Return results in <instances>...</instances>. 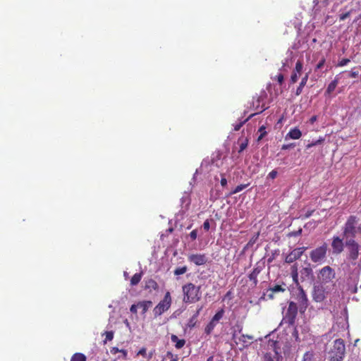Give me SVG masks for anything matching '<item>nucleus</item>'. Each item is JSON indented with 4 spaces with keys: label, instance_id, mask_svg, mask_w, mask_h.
I'll list each match as a JSON object with an SVG mask.
<instances>
[{
    "label": "nucleus",
    "instance_id": "9",
    "mask_svg": "<svg viewBox=\"0 0 361 361\" xmlns=\"http://www.w3.org/2000/svg\"><path fill=\"white\" fill-rule=\"evenodd\" d=\"M333 255H340L344 250L345 243L343 242V238L338 235H334L331 239V243Z\"/></svg>",
    "mask_w": 361,
    "mask_h": 361
},
{
    "label": "nucleus",
    "instance_id": "58",
    "mask_svg": "<svg viewBox=\"0 0 361 361\" xmlns=\"http://www.w3.org/2000/svg\"><path fill=\"white\" fill-rule=\"evenodd\" d=\"M281 71H287V70H286V64H285V63H283V67H282V68H281Z\"/></svg>",
    "mask_w": 361,
    "mask_h": 361
},
{
    "label": "nucleus",
    "instance_id": "27",
    "mask_svg": "<svg viewBox=\"0 0 361 361\" xmlns=\"http://www.w3.org/2000/svg\"><path fill=\"white\" fill-rule=\"evenodd\" d=\"M141 279H142V273L135 274L130 280L131 286L137 285L140 281Z\"/></svg>",
    "mask_w": 361,
    "mask_h": 361
},
{
    "label": "nucleus",
    "instance_id": "7",
    "mask_svg": "<svg viewBox=\"0 0 361 361\" xmlns=\"http://www.w3.org/2000/svg\"><path fill=\"white\" fill-rule=\"evenodd\" d=\"M336 274L334 270L329 266L324 267L320 269L318 278L323 283H327L335 278Z\"/></svg>",
    "mask_w": 361,
    "mask_h": 361
},
{
    "label": "nucleus",
    "instance_id": "31",
    "mask_svg": "<svg viewBox=\"0 0 361 361\" xmlns=\"http://www.w3.org/2000/svg\"><path fill=\"white\" fill-rule=\"evenodd\" d=\"M302 361H314V353L310 351L306 352L303 355Z\"/></svg>",
    "mask_w": 361,
    "mask_h": 361
},
{
    "label": "nucleus",
    "instance_id": "18",
    "mask_svg": "<svg viewBox=\"0 0 361 361\" xmlns=\"http://www.w3.org/2000/svg\"><path fill=\"white\" fill-rule=\"evenodd\" d=\"M300 277L302 281L305 279H310L313 277V271L310 265L307 267H303L300 270Z\"/></svg>",
    "mask_w": 361,
    "mask_h": 361
},
{
    "label": "nucleus",
    "instance_id": "5",
    "mask_svg": "<svg viewBox=\"0 0 361 361\" xmlns=\"http://www.w3.org/2000/svg\"><path fill=\"white\" fill-rule=\"evenodd\" d=\"M358 219L356 216H350L344 226H343V235L344 238H349L354 239L356 235L358 233L357 230Z\"/></svg>",
    "mask_w": 361,
    "mask_h": 361
},
{
    "label": "nucleus",
    "instance_id": "4",
    "mask_svg": "<svg viewBox=\"0 0 361 361\" xmlns=\"http://www.w3.org/2000/svg\"><path fill=\"white\" fill-rule=\"evenodd\" d=\"M328 245L324 243L322 245L313 249L310 252L311 261L317 264H324L327 258Z\"/></svg>",
    "mask_w": 361,
    "mask_h": 361
},
{
    "label": "nucleus",
    "instance_id": "45",
    "mask_svg": "<svg viewBox=\"0 0 361 361\" xmlns=\"http://www.w3.org/2000/svg\"><path fill=\"white\" fill-rule=\"evenodd\" d=\"M350 11L346 12L345 13H343V14L340 15L339 19H340V20H344L347 18H348L350 16Z\"/></svg>",
    "mask_w": 361,
    "mask_h": 361
},
{
    "label": "nucleus",
    "instance_id": "34",
    "mask_svg": "<svg viewBox=\"0 0 361 361\" xmlns=\"http://www.w3.org/2000/svg\"><path fill=\"white\" fill-rule=\"evenodd\" d=\"M158 287L157 282L152 279L149 280L146 283L147 288H152L156 290Z\"/></svg>",
    "mask_w": 361,
    "mask_h": 361
},
{
    "label": "nucleus",
    "instance_id": "1",
    "mask_svg": "<svg viewBox=\"0 0 361 361\" xmlns=\"http://www.w3.org/2000/svg\"><path fill=\"white\" fill-rule=\"evenodd\" d=\"M200 288V286H196L192 283H188L183 286V301L185 303H195L199 301L202 295Z\"/></svg>",
    "mask_w": 361,
    "mask_h": 361
},
{
    "label": "nucleus",
    "instance_id": "43",
    "mask_svg": "<svg viewBox=\"0 0 361 361\" xmlns=\"http://www.w3.org/2000/svg\"><path fill=\"white\" fill-rule=\"evenodd\" d=\"M167 357L171 358V361H178L177 355H173L171 352L167 353Z\"/></svg>",
    "mask_w": 361,
    "mask_h": 361
},
{
    "label": "nucleus",
    "instance_id": "42",
    "mask_svg": "<svg viewBox=\"0 0 361 361\" xmlns=\"http://www.w3.org/2000/svg\"><path fill=\"white\" fill-rule=\"evenodd\" d=\"M350 62V59H343L339 63H338V66H345Z\"/></svg>",
    "mask_w": 361,
    "mask_h": 361
},
{
    "label": "nucleus",
    "instance_id": "55",
    "mask_svg": "<svg viewBox=\"0 0 361 361\" xmlns=\"http://www.w3.org/2000/svg\"><path fill=\"white\" fill-rule=\"evenodd\" d=\"M316 121H317V116H312L310 118V123H314Z\"/></svg>",
    "mask_w": 361,
    "mask_h": 361
},
{
    "label": "nucleus",
    "instance_id": "37",
    "mask_svg": "<svg viewBox=\"0 0 361 361\" xmlns=\"http://www.w3.org/2000/svg\"><path fill=\"white\" fill-rule=\"evenodd\" d=\"M324 141V138H320L319 140H317L315 141H312V142L307 145L306 147L307 149H310L313 146H316L318 145H320Z\"/></svg>",
    "mask_w": 361,
    "mask_h": 361
},
{
    "label": "nucleus",
    "instance_id": "60",
    "mask_svg": "<svg viewBox=\"0 0 361 361\" xmlns=\"http://www.w3.org/2000/svg\"><path fill=\"white\" fill-rule=\"evenodd\" d=\"M125 324H126V326H129V322H128L127 319L125 321Z\"/></svg>",
    "mask_w": 361,
    "mask_h": 361
},
{
    "label": "nucleus",
    "instance_id": "54",
    "mask_svg": "<svg viewBox=\"0 0 361 361\" xmlns=\"http://www.w3.org/2000/svg\"><path fill=\"white\" fill-rule=\"evenodd\" d=\"M221 185L223 187H225L227 185V180L226 178L222 177L221 179Z\"/></svg>",
    "mask_w": 361,
    "mask_h": 361
},
{
    "label": "nucleus",
    "instance_id": "40",
    "mask_svg": "<svg viewBox=\"0 0 361 361\" xmlns=\"http://www.w3.org/2000/svg\"><path fill=\"white\" fill-rule=\"evenodd\" d=\"M247 121V119H245L243 121H240V123L234 125V130L238 131L240 129V128L243 126V125Z\"/></svg>",
    "mask_w": 361,
    "mask_h": 361
},
{
    "label": "nucleus",
    "instance_id": "17",
    "mask_svg": "<svg viewBox=\"0 0 361 361\" xmlns=\"http://www.w3.org/2000/svg\"><path fill=\"white\" fill-rule=\"evenodd\" d=\"M275 345V342L271 343V345L274 347V353L273 354L271 353H267L264 356V361H279L280 358H281L276 350Z\"/></svg>",
    "mask_w": 361,
    "mask_h": 361
},
{
    "label": "nucleus",
    "instance_id": "26",
    "mask_svg": "<svg viewBox=\"0 0 361 361\" xmlns=\"http://www.w3.org/2000/svg\"><path fill=\"white\" fill-rule=\"evenodd\" d=\"M224 314V310L223 309H221L214 314L211 321L217 324L219 321L223 317Z\"/></svg>",
    "mask_w": 361,
    "mask_h": 361
},
{
    "label": "nucleus",
    "instance_id": "14",
    "mask_svg": "<svg viewBox=\"0 0 361 361\" xmlns=\"http://www.w3.org/2000/svg\"><path fill=\"white\" fill-rule=\"evenodd\" d=\"M263 267V264L257 263L254 267L252 271L248 275L250 281H252L255 286H256L258 283L257 276L262 271Z\"/></svg>",
    "mask_w": 361,
    "mask_h": 361
},
{
    "label": "nucleus",
    "instance_id": "39",
    "mask_svg": "<svg viewBox=\"0 0 361 361\" xmlns=\"http://www.w3.org/2000/svg\"><path fill=\"white\" fill-rule=\"evenodd\" d=\"M360 75L359 71L355 69H352L349 73V76L352 78H357Z\"/></svg>",
    "mask_w": 361,
    "mask_h": 361
},
{
    "label": "nucleus",
    "instance_id": "56",
    "mask_svg": "<svg viewBox=\"0 0 361 361\" xmlns=\"http://www.w3.org/2000/svg\"><path fill=\"white\" fill-rule=\"evenodd\" d=\"M274 293L267 292V297H268L269 299H273V298H274Z\"/></svg>",
    "mask_w": 361,
    "mask_h": 361
},
{
    "label": "nucleus",
    "instance_id": "20",
    "mask_svg": "<svg viewBox=\"0 0 361 361\" xmlns=\"http://www.w3.org/2000/svg\"><path fill=\"white\" fill-rule=\"evenodd\" d=\"M171 341L175 343V347L177 349L182 348L185 344V341L184 339H179L177 336L173 334L171 336Z\"/></svg>",
    "mask_w": 361,
    "mask_h": 361
},
{
    "label": "nucleus",
    "instance_id": "51",
    "mask_svg": "<svg viewBox=\"0 0 361 361\" xmlns=\"http://www.w3.org/2000/svg\"><path fill=\"white\" fill-rule=\"evenodd\" d=\"M276 80L279 84H282L283 82V75L279 73L276 75Z\"/></svg>",
    "mask_w": 361,
    "mask_h": 361
},
{
    "label": "nucleus",
    "instance_id": "53",
    "mask_svg": "<svg viewBox=\"0 0 361 361\" xmlns=\"http://www.w3.org/2000/svg\"><path fill=\"white\" fill-rule=\"evenodd\" d=\"M137 355H142V356H145L146 355V349L145 348H141L138 353H137Z\"/></svg>",
    "mask_w": 361,
    "mask_h": 361
},
{
    "label": "nucleus",
    "instance_id": "15",
    "mask_svg": "<svg viewBox=\"0 0 361 361\" xmlns=\"http://www.w3.org/2000/svg\"><path fill=\"white\" fill-rule=\"evenodd\" d=\"M303 64L301 61L298 60L295 64V68L290 76L291 83H295L298 81L299 76L301 75Z\"/></svg>",
    "mask_w": 361,
    "mask_h": 361
},
{
    "label": "nucleus",
    "instance_id": "3",
    "mask_svg": "<svg viewBox=\"0 0 361 361\" xmlns=\"http://www.w3.org/2000/svg\"><path fill=\"white\" fill-rule=\"evenodd\" d=\"M346 260L352 265H356L360 255V245L354 239H347L345 241Z\"/></svg>",
    "mask_w": 361,
    "mask_h": 361
},
{
    "label": "nucleus",
    "instance_id": "25",
    "mask_svg": "<svg viewBox=\"0 0 361 361\" xmlns=\"http://www.w3.org/2000/svg\"><path fill=\"white\" fill-rule=\"evenodd\" d=\"M291 276L293 278V281L298 284V265L297 264H294L291 268Z\"/></svg>",
    "mask_w": 361,
    "mask_h": 361
},
{
    "label": "nucleus",
    "instance_id": "33",
    "mask_svg": "<svg viewBox=\"0 0 361 361\" xmlns=\"http://www.w3.org/2000/svg\"><path fill=\"white\" fill-rule=\"evenodd\" d=\"M114 331H105L104 333V335H105V340L104 341V343H106L107 341H110L111 340H113L114 338Z\"/></svg>",
    "mask_w": 361,
    "mask_h": 361
},
{
    "label": "nucleus",
    "instance_id": "16",
    "mask_svg": "<svg viewBox=\"0 0 361 361\" xmlns=\"http://www.w3.org/2000/svg\"><path fill=\"white\" fill-rule=\"evenodd\" d=\"M233 338L236 344L243 343V347H247L250 343L247 342V339L252 340L253 336L242 334L240 336L238 337L236 333L234 332L233 334Z\"/></svg>",
    "mask_w": 361,
    "mask_h": 361
},
{
    "label": "nucleus",
    "instance_id": "13",
    "mask_svg": "<svg viewBox=\"0 0 361 361\" xmlns=\"http://www.w3.org/2000/svg\"><path fill=\"white\" fill-rule=\"evenodd\" d=\"M297 300L300 304V308H307L308 305L307 296L301 286H299L298 288Z\"/></svg>",
    "mask_w": 361,
    "mask_h": 361
},
{
    "label": "nucleus",
    "instance_id": "19",
    "mask_svg": "<svg viewBox=\"0 0 361 361\" xmlns=\"http://www.w3.org/2000/svg\"><path fill=\"white\" fill-rule=\"evenodd\" d=\"M301 136V131L298 128H291L290 131L286 134L285 139L286 140L288 139L297 140L299 139Z\"/></svg>",
    "mask_w": 361,
    "mask_h": 361
},
{
    "label": "nucleus",
    "instance_id": "23",
    "mask_svg": "<svg viewBox=\"0 0 361 361\" xmlns=\"http://www.w3.org/2000/svg\"><path fill=\"white\" fill-rule=\"evenodd\" d=\"M137 305L142 310V314H145L148 309L152 305V302L150 300H144L142 302H139Z\"/></svg>",
    "mask_w": 361,
    "mask_h": 361
},
{
    "label": "nucleus",
    "instance_id": "10",
    "mask_svg": "<svg viewBox=\"0 0 361 361\" xmlns=\"http://www.w3.org/2000/svg\"><path fill=\"white\" fill-rule=\"evenodd\" d=\"M306 249L307 247H305L294 249L286 256L285 262L288 264L293 263L302 255Z\"/></svg>",
    "mask_w": 361,
    "mask_h": 361
},
{
    "label": "nucleus",
    "instance_id": "61",
    "mask_svg": "<svg viewBox=\"0 0 361 361\" xmlns=\"http://www.w3.org/2000/svg\"><path fill=\"white\" fill-rule=\"evenodd\" d=\"M109 308H113L112 305H109Z\"/></svg>",
    "mask_w": 361,
    "mask_h": 361
},
{
    "label": "nucleus",
    "instance_id": "50",
    "mask_svg": "<svg viewBox=\"0 0 361 361\" xmlns=\"http://www.w3.org/2000/svg\"><path fill=\"white\" fill-rule=\"evenodd\" d=\"M210 228L209 221L207 219L203 224V228L206 231H209Z\"/></svg>",
    "mask_w": 361,
    "mask_h": 361
},
{
    "label": "nucleus",
    "instance_id": "49",
    "mask_svg": "<svg viewBox=\"0 0 361 361\" xmlns=\"http://www.w3.org/2000/svg\"><path fill=\"white\" fill-rule=\"evenodd\" d=\"M292 336L295 338L296 341H300L298 331L296 328H295V329L292 334Z\"/></svg>",
    "mask_w": 361,
    "mask_h": 361
},
{
    "label": "nucleus",
    "instance_id": "62",
    "mask_svg": "<svg viewBox=\"0 0 361 361\" xmlns=\"http://www.w3.org/2000/svg\"><path fill=\"white\" fill-rule=\"evenodd\" d=\"M128 274L126 272H124V276L126 277Z\"/></svg>",
    "mask_w": 361,
    "mask_h": 361
},
{
    "label": "nucleus",
    "instance_id": "22",
    "mask_svg": "<svg viewBox=\"0 0 361 361\" xmlns=\"http://www.w3.org/2000/svg\"><path fill=\"white\" fill-rule=\"evenodd\" d=\"M202 310V307H200L197 311L192 316V317L189 319L188 324H187V326H188L189 328H193L195 324H196V322H197V319L200 314V311Z\"/></svg>",
    "mask_w": 361,
    "mask_h": 361
},
{
    "label": "nucleus",
    "instance_id": "44",
    "mask_svg": "<svg viewBox=\"0 0 361 361\" xmlns=\"http://www.w3.org/2000/svg\"><path fill=\"white\" fill-rule=\"evenodd\" d=\"M137 307H139V306L137 305V304H133L131 305V307H130V311L133 313V314H136L137 312Z\"/></svg>",
    "mask_w": 361,
    "mask_h": 361
},
{
    "label": "nucleus",
    "instance_id": "36",
    "mask_svg": "<svg viewBox=\"0 0 361 361\" xmlns=\"http://www.w3.org/2000/svg\"><path fill=\"white\" fill-rule=\"evenodd\" d=\"M118 352H120V353H122V355H123V358H126V356H127V351H126V350H119V349H118V348H116V347H114V348H111V353L112 354H116V353H118Z\"/></svg>",
    "mask_w": 361,
    "mask_h": 361
},
{
    "label": "nucleus",
    "instance_id": "38",
    "mask_svg": "<svg viewBox=\"0 0 361 361\" xmlns=\"http://www.w3.org/2000/svg\"><path fill=\"white\" fill-rule=\"evenodd\" d=\"M247 145H248V140L246 138L245 139L244 141H243L240 145V149H239V152H242L244 149H246V147H247Z\"/></svg>",
    "mask_w": 361,
    "mask_h": 361
},
{
    "label": "nucleus",
    "instance_id": "52",
    "mask_svg": "<svg viewBox=\"0 0 361 361\" xmlns=\"http://www.w3.org/2000/svg\"><path fill=\"white\" fill-rule=\"evenodd\" d=\"M325 63V59H322L316 66V69H320L323 67Z\"/></svg>",
    "mask_w": 361,
    "mask_h": 361
},
{
    "label": "nucleus",
    "instance_id": "46",
    "mask_svg": "<svg viewBox=\"0 0 361 361\" xmlns=\"http://www.w3.org/2000/svg\"><path fill=\"white\" fill-rule=\"evenodd\" d=\"M197 230H193L190 233V237L192 240H195L197 238Z\"/></svg>",
    "mask_w": 361,
    "mask_h": 361
},
{
    "label": "nucleus",
    "instance_id": "63",
    "mask_svg": "<svg viewBox=\"0 0 361 361\" xmlns=\"http://www.w3.org/2000/svg\"><path fill=\"white\" fill-rule=\"evenodd\" d=\"M169 231L170 232H171V231H173V229H172V228H170Z\"/></svg>",
    "mask_w": 361,
    "mask_h": 361
},
{
    "label": "nucleus",
    "instance_id": "59",
    "mask_svg": "<svg viewBox=\"0 0 361 361\" xmlns=\"http://www.w3.org/2000/svg\"><path fill=\"white\" fill-rule=\"evenodd\" d=\"M358 233H361V224L357 226Z\"/></svg>",
    "mask_w": 361,
    "mask_h": 361
},
{
    "label": "nucleus",
    "instance_id": "29",
    "mask_svg": "<svg viewBox=\"0 0 361 361\" xmlns=\"http://www.w3.org/2000/svg\"><path fill=\"white\" fill-rule=\"evenodd\" d=\"M285 289L282 288L280 285H275L273 287L269 288L267 290V292H271V293H279V292H283Z\"/></svg>",
    "mask_w": 361,
    "mask_h": 361
},
{
    "label": "nucleus",
    "instance_id": "21",
    "mask_svg": "<svg viewBox=\"0 0 361 361\" xmlns=\"http://www.w3.org/2000/svg\"><path fill=\"white\" fill-rule=\"evenodd\" d=\"M308 78H309V73H306L305 75V76L302 78V80L300 82V85L298 87L296 92H295V94L297 96L300 95L302 93V89L305 86V85L307 82Z\"/></svg>",
    "mask_w": 361,
    "mask_h": 361
},
{
    "label": "nucleus",
    "instance_id": "8",
    "mask_svg": "<svg viewBox=\"0 0 361 361\" xmlns=\"http://www.w3.org/2000/svg\"><path fill=\"white\" fill-rule=\"evenodd\" d=\"M298 313V306L294 302H290L288 307L283 317L286 323L289 325H293Z\"/></svg>",
    "mask_w": 361,
    "mask_h": 361
},
{
    "label": "nucleus",
    "instance_id": "35",
    "mask_svg": "<svg viewBox=\"0 0 361 361\" xmlns=\"http://www.w3.org/2000/svg\"><path fill=\"white\" fill-rule=\"evenodd\" d=\"M187 270H188V268L185 266L182 267H178L174 270V274L177 275V276L181 275V274H185L187 271Z\"/></svg>",
    "mask_w": 361,
    "mask_h": 361
},
{
    "label": "nucleus",
    "instance_id": "32",
    "mask_svg": "<svg viewBox=\"0 0 361 361\" xmlns=\"http://www.w3.org/2000/svg\"><path fill=\"white\" fill-rule=\"evenodd\" d=\"M248 186V184H240L235 188V189L231 192V194H236L245 189Z\"/></svg>",
    "mask_w": 361,
    "mask_h": 361
},
{
    "label": "nucleus",
    "instance_id": "41",
    "mask_svg": "<svg viewBox=\"0 0 361 361\" xmlns=\"http://www.w3.org/2000/svg\"><path fill=\"white\" fill-rule=\"evenodd\" d=\"M259 131L260 132V135L258 137V140H260L261 139H262V137L265 135V134L267 133L266 131H265V128L264 126H261L259 129Z\"/></svg>",
    "mask_w": 361,
    "mask_h": 361
},
{
    "label": "nucleus",
    "instance_id": "47",
    "mask_svg": "<svg viewBox=\"0 0 361 361\" xmlns=\"http://www.w3.org/2000/svg\"><path fill=\"white\" fill-rule=\"evenodd\" d=\"M295 144L293 143H290V144H288V145H283L281 147V149L283 150H286V149H290V148H293L295 147Z\"/></svg>",
    "mask_w": 361,
    "mask_h": 361
},
{
    "label": "nucleus",
    "instance_id": "6",
    "mask_svg": "<svg viewBox=\"0 0 361 361\" xmlns=\"http://www.w3.org/2000/svg\"><path fill=\"white\" fill-rule=\"evenodd\" d=\"M171 305V297L169 292H166L163 300H161L154 308V314L155 317L161 315L167 311Z\"/></svg>",
    "mask_w": 361,
    "mask_h": 361
},
{
    "label": "nucleus",
    "instance_id": "28",
    "mask_svg": "<svg viewBox=\"0 0 361 361\" xmlns=\"http://www.w3.org/2000/svg\"><path fill=\"white\" fill-rule=\"evenodd\" d=\"M71 361H86V357L82 353H75L72 356Z\"/></svg>",
    "mask_w": 361,
    "mask_h": 361
},
{
    "label": "nucleus",
    "instance_id": "48",
    "mask_svg": "<svg viewBox=\"0 0 361 361\" xmlns=\"http://www.w3.org/2000/svg\"><path fill=\"white\" fill-rule=\"evenodd\" d=\"M277 173H278L276 170H273L268 174V177L271 179H274L276 177Z\"/></svg>",
    "mask_w": 361,
    "mask_h": 361
},
{
    "label": "nucleus",
    "instance_id": "12",
    "mask_svg": "<svg viewBox=\"0 0 361 361\" xmlns=\"http://www.w3.org/2000/svg\"><path fill=\"white\" fill-rule=\"evenodd\" d=\"M312 298L316 302H322L325 298V290L322 285H315L313 288Z\"/></svg>",
    "mask_w": 361,
    "mask_h": 361
},
{
    "label": "nucleus",
    "instance_id": "57",
    "mask_svg": "<svg viewBox=\"0 0 361 361\" xmlns=\"http://www.w3.org/2000/svg\"><path fill=\"white\" fill-rule=\"evenodd\" d=\"M214 360V357L213 356H210L207 358V361H213Z\"/></svg>",
    "mask_w": 361,
    "mask_h": 361
},
{
    "label": "nucleus",
    "instance_id": "11",
    "mask_svg": "<svg viewBox=\"0 0 361 361\" xmlns=\"http://www.w3.org/2000/svg\"><path fill=\"white\" fill-rule=\"evenodd\" d=\"M208 258L205 254H191L188 255V261L197 266L205 264Z\"/></svg>",
    "mask_w": 361,
    "mask_h": 361
},
{
    "label": "nucleus",
    "instance_id": "2",
    "mask_svg": "<svg viewBox=\"0 0 361 361\" xmlns=\"http://www.w3.org/2000/svg\"><path fill=\"white\" fill-rule=\"evenodd\" d=\"M345 346L343 339H336L327 351V357L330 361H341L345 355Z\"/></svg>",
    "mask_w": 361,
    "mask_h": 361
},
{
    "label": "nucleus",
    "instance_id": "24",
    "mask_svg": "<svg viewBox=\"0 0 361 361\" xmlns=\"http://www.w3.org/2000/svg\"><path fill=\"white\" fill-rule=\"evenodd\" d=\"M338 83V79L335 78L334 80H332L329 84L325 94H330L331 92H333L335 90Z\"/></svg>",
    "mask_w": 361,
    "mask_h": 361
},
{
    "label": "nucleus",
    "instance_id": "30",
    "mask_svg": "<svg viewBox=\"0 0 361 361\" xmlns=\"http://www.w3.org/2000/svg\"><path fill=\"white\" fill-rule=\"evenodd\" d=\"M216 325V324L210 321L209 323L205 327V329H204L205 333L208 335L210 334L213 331Z\"/></svg>",
    "mask_w": 361,
    "mask_h": 361
}]
</instances>
